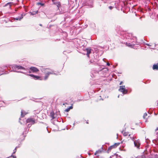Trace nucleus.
Listing matches in <instances>:
<instances>
[{"label":"nucleus","instance_id":"23","mask_svg":"<svg viewBox=\"0 0 158 158\" xmlns=\"http://www.w3.org/2000/svg\"><path fill=\"white\" fill-rule=\"evenodd\" d=\"M158 130V128H157L156 129V130L157 131Z\"/></svg>","mask_w":158,"mask_h":158},{"label":"nucleus","instance_id":"16","mask_svg":"<svg viewBox=\"0 0 158 158\" xmlns=\"http://www.w3.org/2000/svg\"><path fill=\"white\" fill-rule=\"evenodd\" d=\"M101 152V151L100 150H98L95 153V155H97L98 154L100 153Z\"/></svg>","mask_w":158,"mask_h":158},{"label":"nucleus","instance_id":"4","mask_svg":"<svg viewBox=\"0 0 158 158\" xmlns=\"http://www.w3.org/2000/svg\"><path fill=\"white\" fill-rule=\"evenodd\" d=\"M48 70H49V71H47V72L45 73V75L44 77V79L45 80L46 79L48 78V76L50 74L52 73V72L51 70L49 69H48Z\"/></svg>","mask_w":158,"mask_h":158},{"label":"nucleus","instance_id":"24","mask_svg":"<svg viewBox=\"0 0 158 158\" xmlns=\"http://www.w3.org/2000/svg\"><path fill=\"white\" fill-rule=\"evenodd\" d=\"M13 157H14V158H16V157L15 156H13Z\"/></svg>","mask_w":158,"mask_h":158},{"label":"nucleus","instance_id":"21","mask_svg":"<svg viewBox=\"0 0 158 158\" xmlns=\"http://www.w3.org/2000/svg\"><path fill=\"white\" fill-rule=\"evenodd\" d=\"M123 83V81H121L120 82V85H121Z\"/></svg>","mask_w":158,"mask_h":158},{"label":"nucleus","instance_id":"19","mask_svg":"<svg viewBox=\"0 0 158 158\" xmlns=\"http://www.w3.org/2000/svg\"><path fill=\"white\" fill-rule=\"evenodd\" d=\"M37 11H36V12H32L31 13V14L32 15H35V14H37Z\"/></svg>","mask_w":158,"mask_h":158},{"label":"nucleus","instance_id":"10","mask_svg":"<svg viewBox=\"0 0 158 158\" xmlns=\"http://www.w3.org/2000/svg\"><path fill=\"white\" fill-rule=\"evenodd\" d=\"M87 51V55L88 57H89V54L91 53V49L90 48H87L86 49Z\"/></svg>","mask_w":158,"mask_h":158},{"label":"nucleus","instance_id":"7","mask_svg":"<svg viewBox=\"0 0 158 158\" xmlns=\"http://www.w3.org/2000/svg\"><path fill=\"white\" fill-rule=\"evenodd\" d=\"M13 67L15 69H25V68L24 67L19 65H15L13 66Z\"/></svg>","mask_w":158,"mask_h":158},{"label":"nucleus","instance_id":"26","mask_svg":"<svg viewBox=\"0 0 158 158\" xmlns=\"http://www.w3.org/2000/svg\"><path fill=\"white\" fill-rule=\"evenodd\" d=\"M16 19V20H18V19Z\"/></svg>","mask_w":158,"mask_h":158},{"label":"nucleus","instance_id":"13","mask_svg":"<svg viewBox=\"0 0 158 158\" xmlns=\"http://www.w3.org/2000/svg\"><path fill=\"white\" fill-rule=\"evenodd\" d=\"M124 148V145H123V146H121L119 148V150L121 151H126V150Z\"/></svg>","mask_w":158,"mask_h":158},{"label":"nucleus","instance_id":"2","mask_svg":"<svg viewBox=\"0 0 158 158\" xmlns=\"http://www.w3.org/2000/svg\"><path fill=\"white\" fill-rule=\"evenodd\" d=\"M119 90L124 94L127 93L128 92L127 90L125 89L124 85L120 86Z\"/></svg>","mask_w":158,"mask_h":158},{"label":"nucleus","instance_id":"18","mask_svg":"<svg viewBox=\"0 0 158 158\" xmlns=\"http://www.w3.org/2000/svg\"><path fill=\"white\" fill-rule=\"evenodd\" d=\"M37 4L38 5H40L41 6H44V3H38Z\"/></svg>","mask_w":158,"mask_h":158},{"label":"nucleus","instance_id":"17","mask_svg":"<svg viewBox=\"0 0 158 158\" xmlns=\"http://www.w3.org/2000/svg\"><path fill=\"white\" fill-rule=\"evenodd\" d=\"M72 108L73 107L72 106H70L69 108H67V109H66L65 110V111L66 112H68L70 110V109H72Z\"/></svg>","mask_w":158,"mask_h":158},{"label":"nucleus","instance_id":"12","mask_svg":"<svg viewBox=\"0 0 158 158\" xmlns=\"http://www.w3.org/2000/svg\"><path fill=\"white\" fill-rule=\"evenodd\" d=\"M122 133L124 136H127L129 134V133L127 132H126L124 131H122Z\"/></svg>","mask_w":158,"mask_h":158},{"label":"nucleus","instance_id":"5","mask_svg":"<svg viewBox=\"0 0 158 158\" xmlns=\"http://www.w3.org/2000/svg\"><path fill=\"white\" fill-rule=\"evenodd\" d=\"M28 75L29 76L33 77L34 78V79L35 80H39V79L40 80H42V79L41 78V77L40 76L34 75H33L32 74H29Z\"/></svg>","mask_w":158,"mask_h":158},{"label":"nucleus","instance_id":"25","mask_svg":"<svg viewBox=\"0 0 158 158\" xmlns=\"http://www.w3.org/2000/svg\"><path fill=\"white\" fill-rule=\"evenodd\" d=\"M88 154H89V155H90V153H89Z\"/></svg>","mask_w":158,"mask_h":158},{"label":"nucleus","instance_id":"22","mask_svg":"<svg viewBox=\"0 0 158 158\" xmlns=\"http://www.w3.org/2000/svg\"><path fill=\"white\" fill-rule=\"evenodd\" d=\"M107 64L108 66H109L110 65V64L109 63H107Z\"/></svg>","mask_w":158,"mask_h":158},{"label":"nucleus","instance_id":"3","mask_svg":"<svg viewBox=\"0 0 158 158\" xmlns=\"http://www.w3.org/2000/svg\"><path fill=\"white\" fill-rule=\"evenodd\" d=\"M27 123H30L32 124H34L35 123V120L32 118H28L26 120Z\"/></svg>","mask_w":158,"mask_h":158},{"label":"nucleus","instance_id":"14","mask_svg":"<svg viewBox=\"0 0 158 158\" xmlns=\"http://www.w3.org/2000/svg\"><path fill=\"white\" fill-rule=\"evenodd\" d=\"M132 35L131 34H127L126 35V38L127 39H131V37H130V36H131Z\"/></svg>","mask_w":158,"mask_h":158},{"label":"nucleus","instance_id":"20","mask_svg":"<svg viewBox=\"0 0 158 158\" xmlns=\"http://www.w3.org/2000/svg\"><path fill=\"white\" fill-rule=\"evenodd\" d=\"M109 8L110 9H111L112 8V7L110 6H109Z\"/></svg>","mask_w":158,"mask_h":158},{"label":"nucleus","instance_id":"9","mask_svg":"<svg viewBox=\"0 0 158 158\" xmlns=\"http://www.w3.org/2000/svg\"><path fill=\"white\" fill-rule=\"evenodd\" d=\"M110 158H122L120 156L118 155V154H115L114 155L112 156Z\"/></svg>","mask_w":158,"mask_h":158},{"label":"nucleus","instance_id":"6","mask_svg":"<svg viewBox=\"0 0 158 158\" xmlns=\"http://www.w3.org/2000/svg\"><path fill=\"white\" fill-rule=\"evenodd\" d=\"M135 146L137 148H139L140 145V141L139 140H135L134 142Z\"/></svg>","mask_w":158,"mask_h":158},{"label":"nucleus","instance_id":"15","mask_svg":"<svg viewBox=\"0 0 158 158\" xmlns=\"http://www.w3.org/2000/svg\"><path fill=\"white\" fill-rule=\"evenodd\" d=\"M26 114L23 110H22L21 115L22 117H23Z\"/></svg>","mask_w":158,"mask_h":158},{"label":"nucleus","instance_id":"11","mask_svg":"<svg viewBox=\"0 0 158 158\" xmlns=\"http://www.w3.org/2000/svg\"><path fill=\"white\" fill-rule=\"evenodd\" d=\"M153 69L154 70L158 69V64H154L153 66Z\"/></svg>","mask_w":158,"mask_h":158},{"label":"nucleus","instance_id":"8","mask_svg":"<svg viewBox=\"0 0 158 158\" xmlns=\"http://www.w3.org/2000/svg\"><path fill=\"white\" fill-rule=\"evenodd\" d=\"M30 69L33 73L37 72L39 71L38 69L34 67H31Z\"/></svg>","mask_w":158,"mask_h":158},{"label":"nucleus","instance_id":"1","mask_svg":"<svg viewBox=\"0 0 158 158\" xmlns=\"http://www.w3.org/2000/svg\"><path fill=\"white\" fill-rule=\"evenodd\" d=\"M120 144V143H114L113 145L110 146L107 149V151L109 152L110 151L111 149L116 148Z\"/></svg>","mask_w":158,"mask_h":158}]
</instances>
